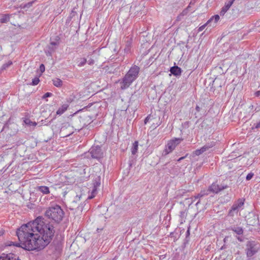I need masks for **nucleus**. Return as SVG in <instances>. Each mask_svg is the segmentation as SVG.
I'll list each match as a JSON object with an SVG mask.
<instances>
[{
	"label": "nucleus",
	"instance_id": "1",
	"mask_svg": "<svg viewBox=\"0 0 260 260\" xmlns=\"http://www.w3.org/2000/svg\"><path fill=\"white\" fill-rule=\"evenodd\" d=\"M54 233L53 225L44 221L42 216H39L17 229L16 235L19 243L7 241L6 245L21 247L28 251H40L50 243Z\"/></svg>",
	"mask_w": 260,
	"mask_h": 260
},
{
	"label": "nucleus",
	"instance_id": "2",
	"mask_svg": "<svg viewBox=\"0 0 260 260\" xmlns=\"http://www.w3.org/2000/svg\"><path fill=\"white\" fill-rule=\"evenodd\" d=\"M139 72L140 68L136 65L133 66L120 81V88L123 90L129 87L138 77Z\"/></svg>",
	"mask_w": 260,
	"mask_h": 260
},
{
	"label": "nucleus",
	"instance_id": "3",
	"mask_svg": "<svg viewBox=\"0 0 260 260\" xmlns=\"http://www.w3.org/2000/svg\"><path fill=\"white\" fill-rule=\"evenodd\" d=\"M44 215L46 217L59 223L62 220L64 213L60 206L55 205L47 208Z\"/></svg>",
	"mask_w": 260,
	"mask_h": 260
},
{
	"label": "nucleus",
	"instance_id": "4",
	"mask_svg": "<svg viewBox=\"0 0 260 260\" xmlns=\"http://www.w3.org/2000/svg\"><path fill=\"white\" fill-rule=\"evenodd\" d=\"M259 249V243L253 240L247 241L245 245V253L247 260H250L251 257L256 254Z\"/></svg>",
	"mask_w": 260,
	"mask_h": 260
},
{
	"label": "nucleus",
	"instance_id": "5",
	"mask_svg": "<svg viewBox=\"0 0 260 260\" xmlns=\"http://www.w3.org/2000/svg\"><path fill=\"white\" fill-rule=\"evenodd\" d=\"M244 204V199H239L235 202L229 210L228 215L233 217L235 214H237L240 210V208Z\"/></svg>",
	"mask_w": 260,
	"mask_h": 260
},
{
	"label": "nucleus",
	"instance_id": "6",
	"mask_svg": "<svg viewBox=\"0 0 260 260\" xmlns=\"http://www.w3.org/2000/svg\"><path fill=\"white\" fill-rule=\"evenodd\" d=\"M91 157L92 158L100 160L104 157V153L102 151L101 147L100 146H92L89 150Z\"/></svg>",
	"mask_w": 260,
	"mask_h": 260
},
{
	"label": "nucleus",
	"instance_id": "7",
	"mask_svg": "<svg viewBox=\"0 0 260 260\" xmlns=\"http://www.w3.org/2000/svg\"><path fill=\"white\" fill-rule=\"evenodd\" d=\"M182 140V138H175L169 141L167 144V148L164 151V155H167L172 152Z\"/></svg>",
	"mask_w": 260,
	"mask_h": 260
},
{
	"label": "nucleus",
	"instance_id": "8",
	"mask_svg": "<svg viewBox=\"0 0 260 260\" xmlns=\"http://www.w3.org/2000/svg\"><path fill=\"white\" fill-rule=\"evenodd\" d=\"M101 185V177L100 176H97L95 177L92 181L93 188L91 191V196L88 197L89 199L93 198L95 194L96 193L98 188Z\"/></svg>",
	"mask_w": 260,
	"mask_h": 260
},
{
	"label": "nucleus",
	"instance_id": "9",
	"mask_svg": "<svg viewBox=\"0 0 260 260\" xmlns=\"http://www.w3.org/2000/svg\"><path fill=\"white\" fill-rule=\"evenodd\" d=\"M18 256L12 253L5 254L2 253L0 256V260H16Z\"/></svg>",
	"mask_w": 260,
	"mask_h": 260
},
{
	"label": "nucleus",
	"instance_id": "10",
	"mask_svg": "<svg viewBox=\"0 0 260 260\" xmlns=\"http://www.w3.org/2000/svg\"><path fill=\"white\" fill-rule=\"evenodd\" d=\"M170 72L174 76L178 77L181 75L182 70L178 66H174L170 68Z\"/></svg>",
	"mask_w": 260,
	"mask_h": 260
},
{
	"label": "nucleus",
	"instance_id": "11",
	"mask_svg": "<svg viewBox=\"0 0 260 260\" xmlns=\"http://www.w3.org/2000/svg\"><path fill=\"white\" fill-rule=\"evenodd\" d=\"M258 216L257 215H253L251 217H249L247 220V224L251 226H255L258 224L259 220Z\"/></svg>",
	"mask_w": 260,
	"mask_h": 260
},
{
	"label": "nucleus",
	"instance_id": "12",
	"mask_svg": "<svg viewBox=\"0 0 260 260\" xmlns=\"http://www.w3.org/2000/svg\"><path fill=\"white\" fill-rule=\"evenodd\" d=\"M228 230H231L238 235H242L243 234V229L240 226H231L227 229Z\"/></svg>",
	"mask_w": 260,
	"mask_h": 260
},
{
	"label": "nucleus",
	"instance_id": "13",
	"mask_svg": "<svg viewBox=\"0 0 260 260\" xmlns=\"http://www.w3.org/2000/svg\"><path fill=\"white\" fill-rule=\"evenodd\" d=\"M209 192H213L215 193H217L220 191V189L219 188V185L216 184L215 183H213L210 186H209L208 189L207 190Z\"/></svg>",
	"mask_w": 260,
	"mask_h": 260
},
{
	"label": "nucleus",
	"instance_id": "14",
	"mask_svg": "<svg viewBox=\"0 0 260 260\" xmlns=\"http://www.w3.org/2000/svg\"><path fill=\"white\" fill-rule=\"evenodd\" d=\"M233 5L231 2H228V3H225L224 6L222 8L221 11L220 12V15L221 16H223L225 13L229 10L231 6Z\"/></svg>",
	"mask_w": 260,
	"mask_h": 260
},
{
	"label": "nucleus",
	"instance_id": "15",
	"mask_svg": "<svg viewBox=\"0 0 260 260\" xmlns=\"http://www.w3.org/2000/svg\"><path fill=\"white\" fill-rule=\"evenodd\" d=\"M37 191H39L43 194H49L50 193L49 188L46 186H39L36 188Z\"/></svg>",
	"mask_w": 260,
	"mask_h": 260
},
{
	"label": "nucleus",
	"instance_id": "16",
	"mask_svg": "<svg viewBox=\"0 0 260 260\" xmlns=\"http://www.w3.org/2000/svg\"><path fill=\"white\" fill-rule=\"evenodd\" d=\"M219 20V16L218 15H215L213 16L209 20H208L207 22V24H210L211 25V23L214 21L213 26H214L216 23Z\"/></svg>",
	"mask_w": 260,
	"mask_h": 260
},
{
	"label": "nucleus",
	"instance_id": "17",
	"mask_svg": "<svg viewBox=\"0 0 260 260\" xmlns=\"http://www.w3.org/2000/svg\"><path fill=\"white\" fill-rule=\"evenodd\" d=\"M68 107L69 105L68 104H63L56 111V114L61 115L67 110Z\"/></svg>",
	"mask_w": 260,
	"mask_h": 260
},
{
	"label": "nucleus",
	"instance_id": "18",
	"mask_svg": "<svg viewBox=\"0 0 260 260\" xmlns=\"http://www.w3.org/2000/svg\"><path fill=\"white\" fill-rule=\"evenodd\" d=\"M138 150V142L136 141L133 144V146L131 148L132 154L133 155H135L137 153Z\"/></svg>",
	"mask_w": 260,
	"mask_h": 260
},
{
	"label": "nucleus",
	"instance_id": "19",
	"mask_svg": "<svg viewBox=\"0 0 260 260\" xmlns=\"http://www.w3.org/2000/svg\"><path fill=\"white\" fill-rule=\"evenodd\" d=\"M215 145V142L214 141H212L210 142H208L206 143L204 146H203L202 147L204 149L205 151L208 150L210 148H212Z\"/></svg>",
	"mask_w": 260,
	"mask_h": 260
},
{
	"label": "nucleus",
	"instance_id": "20",
	"mask_svg": "<svg viewBox=\"0 0 260 260\" xmlns=\"http://www.w3.org/2000/svg\"><path fill=\"white\" fill-rule=\"evenodd\" d=\"M36 1V0L32 1L29 2L27 3H25V4L22 3L20 5V7L23 9L29 8L30 7H31L32 6V4L34 3V2Z\"/></svg>",
	"mask_w": 260,
	"mask_h": 260
},
{
	"label": "nucleus",
	"instance_id": "21",
	"mask_svg": "<svg viewBox=\"0 0 260 260\" xmlns=\"http://www.w3.org/2000/svg\"><path fill=\"white\" fill-rule=\"evenodd\" d=\"M53 85L57 87H60L62 85V81L59 78H55L52 80Z\"/></svg>",
	"mask_w": 260,
	"mask_h": 260
},
{
	"label": "nucleus",
	"instance_id": "22",
	"mask_svg": "<svg viewBox=\"0 0 260 260\" xmlns=\"http://www.w3.org/2000/svg\"><path fill=\"white\" fill-rule=\"evenodd\" d=\"M10 20V15L9 14H4L0 19V22L2 23H7Z\"/></svg>",
	"mask_w": 260,
	"mask_h": 260
},
{
	"label": "nucleus",
	"instance_id": "23",
	"mask_svg": "<svg viewBox=\"0 0 260 260\" xmlns=\"http://www.w3.org/2000/svg\"><path fill=\"white\" fill-rule=\"evenodd\" d=\"M209 194L208 191L207 190H202L199 193H198L197 196H194V198L195 199H200L205 196H207Z\"/></svg>",
	"mask_w": 260,
	"mask_h": 260
},
{
	"label": "nucleus",
	"instance_id": "24",
	"mask_svg": "<svg viewBox=\"0 0 260 260\" xmlns=\"http://www.w3.org/2000/svg\"><path fill=\"white\" fill-rule=\"evenodd\" d=\"M78 67H83L87 63V59L85 58H80L77 61Z\"/></svg>",
	"mask_w": 260,
	"mask_h": 260
},
{
	"label": "nucleus",
	"instance_id": "25",
	"mask_svg": "<svg viewBox=\"0 0 260 260\" xmlns=\"http://www.w3.org/2000/svg\"><path fill=\"white\" fill-rule=\"evenodd\" d=\"M169 237L171 238H172L173 239L174 241H177L178 239V233H176V232H173L170 233Z\"/></svg>",
	"mask_w": 260,
	"mask_h": 260
},
{
	"label": "nucleus",
	"instance_id": "26",
	"mask_svg": "<svg viewBox=\"0 0 260 260\" xmlns=\"http://www.w3.org/2000/svg\"><path fill=\"white\" fill-rule=\"evenodd\" d=\"M24 122L27 125H32L34 126H35L37 124L36 122H32L28 118H25L24 120Z\"/></svg>",
	"mask_w": 260,
	"mask_h": 260
},
{
	"label": "nucleus",
	"instance_id": "27",
	"mask_svg": "<svg viewBox=\"0 0 260 260\" xmlns=\"http://www.w3.org/2000/svg\"><path fill=\"white\" fill-rule=\"evenodd\" d=\"M190 241V237H185L183 244L182 245V249H184Z\"/></svg>",
	"mask_w": 260,
	"mask_h": 260
},
{
	"label": "nucleus",
	"instance_id": "28",
	"mask_svg": "<svg viewBox=\"0 0 260 260\" xmlns=\"http://www.w3.org/2000/svg\"><path fill=\"white\" fill-rule=\"evenodd\" d=\"M12 64V61L10 60L8 62L4 63L2 66L1 70H5L7 69Z\"/></svg>",
	"mask_w": 260,
	"mask_h": 260
},
{
	"label": "nucleus",
	"instance_id": "29",
	"mask_svg": "<svg viewBox=\"0 0 260 260\" xmlns=\"http://www.w3.org/2000/svg\"><path fill=\"white\" fill-rule=\"evenodd\" d=\"M40 82V79L39 77H35L34 79L32 80V82L31 83L29 84V85L35 86L38 84V83Z\"/></svg>",
	"mask_w": 260,
	"mask_h": 260
},
{
	"label": "nucleus",
	"instance_id": "30",
	"mask_svg": "<svg viewBox=\"0 0 260 260\" xmlns=\"http://www.w3.org/2000/svg\"><path fill=\"white\" fill-rule=\"evenodd\" d=\"M204 152H205V151L204 150L203 147H201L200 149H197L196 150H195L194 152V154H196V155H199Z\"/></svg>",
	"mask_w": 260,
	"mask_h": 260
},
{
	"label": "nucleus",
	"instance_id": "31",
	"mask_svg": "<svg viewBox=\"0 0 260 260\" xmlns=\"http://www.w3.org/2000/svg\"><path fill=\"white\" fill-rule=\"evenodd\" d=\"M48 48V53L50 55H51L52 53L55 51V47H54L53 46L49 45Z\"/></svg>",
	"mask_w": 260,
	"mask_h": 260
},
{
	"label": "nucleus",
	"instance_id": "32",
	"mask_svg": "<svg viewBox=\"0 0 260 260\" xmlns=\"http://www.w3.org/2000/svg\"><path fill=\"white\" fill-rule=\"evenodd\" d=\"M187 213H186V211H181L180 212V216L182 218L181 220L183 219L184 220V219L186 218Z\"/></svg>",
	"mask_w": 260,
	"mask_h": 260
},
{
	"label": "nucleus",
	"instance_id": "33",
	"mask_svg": "<svg viewBox=\"0 0 260 260\" xmlns=\"http://www.w3.org/2000/svg\"><path fill=\"white\" fill-rule=\"evenodd\" d=\"M254 176V173H252V172H250L249 173H248L246 177V180L247 181H249L250 180H251L253 177Z\"/></svg>",
	"mask_w": 260,
	"mask_h": 260
},
{
	"label": "nucleus",
	"instance_id": "34",
	"mask_svg": "<svg viewBox=\"0 0 260 260\" xmlns=\"http://www.w3.org/2000/svg\"><path fill=\"white\" fill-rule=\"evenodd\" d=\"M75 16H76L77 17V16H78L77 13L75 11H72V12L70 13V15L69 16V18L72 19V18H73Z\"/></svg>",
	"mask_w": 260,
	"mask_h": 260
},
{
	"label": "nucleus",
	"instance_id": "35",
	"mask_svg": "<svg viewBox=\"0 0 260 260\" xmlns=\"http://www.w3.org/2000/svg\"><path fill=\"white\" fill-rule=\"evenodd\" d=\"M52 95V93L51 92H47L46 93L44 94V95L42 96V99H44L48 97H50Z\"/></svg>",
	"mask_w": 260,
	"mask_h": 260
},
{
	"label": "nucleus",
	"instance_id": "36",
	"mask_svg": "<svg viewBox=\"0 0 260 260\" xmlns=\"http://www.w3.org/2000/svg\"><path fill=\"white\" fill-rule=\"evenodd\" d=\"M260 128V121L257 123L256 124H254L253 126L252 127V129L254 130V129H258Z\"/></svg>",
	"mask_w": 260,
	"mask_h": 260
},
{
	"label": "nucleus",
	"instance_id": "37",
	"mask_svg": "<svg viewBox=\"0 0 260 260\" xmlns=\"http://www.w3.org/2000/svg\"><path fill=\"white\" fill-rule=\"evenodd\" d=\"M45 70V66L44 64L42 63L40 66V71L42 73H43V72H44Z\"/></svg>",
	"mask_w": 260,
	"mask_h": 260
},
{
	"label": "nucleus",
	"instance_id": "38",
	"mask_svg": "<svg viewBox=\"0 0 260 260\" xmlns=\"http://www.w3.org/2000/svg\"><path fill=\"white\" fill-rule=\"evenodd\" d=\"M228 187V186L225 185H219V189H220V191H221V190H223V189H226Z\"/></svg>",
	"mask_w": 260,
	"mask_h": 260
},
{
	"label": "nucleus",
	"instance_id": "39",
	"mask_svg": "<svg viewBox=\"0 0 260 260\" xmlns=\"http://www.w3.org/2000/svg\"><path fill=\"white\" fill-rule=\"evenodd\" d=\"M209 24H207V22L204 24V25H202L201 26H200L199 29H198V31H202L204 28L205 27H206V26H207V25H209Z\"/></svg>",
	"mask_w": 260,
	"mask_h": 260
},
{
	"label": "nucleus",
	"instance_id": "40",
	"mask_svg": "<svg viewBox=\"0 0 260 260\" xmlns=\"http://www.w3.org/2000/svg\"><path fill=\"white\" fill-rule=\"evenodd\" d=\"M87 62L90 64V65H92L94 63V60L93 59H91L90 58L89 60H88V61L87 60Z\"/></svg>",
	"mask_w": 260,
	"mask_h": 260
},
{
	"label": "nucleus",
	"instance_id": "41",
	"mask_svg": "<svg viewBox=\"0 0 260 260\" xmlns=\"http://www.w3.org/2000/svg\"><path fill=\"white\" fill-rule=\"evenodd\" d=\"M190 236V227L188 228V229L186 232L185 237H189Z\"/></svg>",
	"mask_w": 260,
	"mask_h": 260
},
{
	"label": "nucleus",
	"instance_id": "42",
	"mask_svg": "<svg viewBox=\"0 0 260 260\" xmlns=\"http://www.w3.org/2000/svg\"><path fill=\"white\" fill-rule=\"evenodd\" d=\"M58 44V43H57L56 42H51L50 43V45H51V46H53L54 47L55 46H57Z\"/></svg>",
	"mask_w": 260,
	"mask_h": 260
},
{
	"label": "nucleus",
	"instance_id": "43",
	"mask_svg": "<svg viewBox=\"0 0 260 260\" xmlns=\"http://www.w3.org/2000/svg\"><path fill=\"white\" fill-rule=\"evenodd\" d=\"M237 238V239L240 241V242H243V239L241 237H236Z\"/></svg>",
	"mask_w": 260,
	"mask_h": 260
},
{
	"label": "nucleus",
	"instance_id": "44",
	"mask_svg": "<svg viewBox=\"0 0 260 260\" xmlns=\"http://www.w3.org/2000/svg\"><path fill=\"white\" fill-rule=\"evenodd\" d=\"M254 111L255 112H258L260 111V106H258L256 107H255Z\"/></svg>",
	"mask_w": 260,
	"mask_h": 260
},
{
	"label": "nucleus",
	"instance_id": "45",
	"mask_svg": "<svg viewBox=\"0 0 260 260\" xmlns=\"http://www.w3.org/2000/svg\"><path fill=\"white\" fill-rule=\"evenodd\" d=\"M254 94H255V95L256 96H259V95H260V91H259V90H258V91H256V92H255Z\"/></svg>",
	"mask_w": 260,
	"mask_h": 260
},
{
	"label": "nucleus",
	"instance_id": "46",
	"mask_svg": "<svg viewBox=\"0 0 260 260\" xmlns=\"http://www.w3.org/2000/svg\"><path fill=\"white\" fill-rule=\"evenodd\" d=\"M149 119V116H147V117L145 118V119L144 120L145 124H146L147 123V122L148 121Z\"/></svg>",
	"mask_w": 260,
	"mask_h": 260
},
{
	"label": "nucleus",
	"instance_id": "47",
	"mask_svg": "<svg viewBox=\"0 0 260 260\" xmlns=\"http://www.w3.org/2000/svg\"><path fill=\"white\" fill-rule=\"evenodd\" d=\"M196 110L197 112H199L201 110V108L198 105H197L196 107Z\"/></svg>",
	"mask_w": 260,
	"mask_h": 260
},
{
	"label": "nucleus",
	"instance_id": "48",
	"mask_svg": "<svg viewBox=\"0 0 260 260\" xmlns=\"http://www.w3.org/2000/svg\"><path fill=\"white\" fill-rule=\"evenodd\" d=\"M71 19H72L71 18H69V16L67 19L66 23H69L71 21Z\"/></svg>",
	"mask_w": 260,
	"mask_h": 260
},
{
	"label": "nucleus",
	"instance_id": "49",
	"mask_svg": "<svg viewBox=\"0 0 260 260\" xmlns=\"http://www.w3.org/2000/svg\"><path fill=\"white\" fill-rule=\"evenodd\" d=\"M184 158H185V156L181 157H180V158L177 160V161H180L181 160H182V159H183Z\"/></svg>",
	"mask_w": 260,
	"mask_h": 260
},
{
	"label": "nucleus",
	"instance_id": "50",
	"mask_svg": "<svg viewBox=\"0 0 260 260\" xmlns=\"http://www.w3.org/2000/svg\"><path fill=\"white\" fill-rule=\"evenodd\" d=\"M71 134H72V133H70V134H67V135H64V136H63V134H62V135L63 137H66L69 136Z\"/></svg>",
	"mask_w": 260,
	"mask_h": 260
},
{
	"label": "nucleus",
	"instance_id": "51",
	"mask_svg": "<svg viewBox=\"0 0 260 260\" xmlns=\"http://www.w3.org/2000/svg\"><path fill=\"white\" fill-rule=\"evenodd\" d=\"M205 124V122L204 121H203V122L202 123V124H201V127H204V125Z\"/></svg>",
	"mask_w": 260,
	"mask_h": 260
},
{
	"label": "nucleus",
	"instance_id": "52",
	"mask_svg": "<svg viewBox=\"0 0 260 260\" xmlns=\"http://www.w3.org/2000/svg\"><path fill=\"white\" fill-rule=\"evenodd\" d=\"M253 107H254V106H253V105H251L249 106V108L252 110V109H253Z\"/></svg>",
	"mask_w": 260,
	"mask_h": 260
},
{
	"label": "nucleus",
	"instance_id": "53",
	"mask_svg": "<svg viewBox=\"0 0 260 260\" xmlns=\"http://www.w3.org/2000/svg\"><path fill=\"white\" fill-rule=\"evenodd\" d=\"M224 248H225V245H223V246L221 247V248L220 249H224Z\"/></svg>",
	"mask_w": 260,
	"mask_h": 260
},
{
	"label": "nucleus",
	"instance_id": "54",
	"mask_svg": "<svg viewBox=\"0 0 260 260\" xmlns=\"http://www.w3.org/2000/svg\"><path fill=\"white\" fill-rule=\"evenodd\" d=\"M196 260H204V259L202 258H200L197 259Z\"/></svg>",
	"mask_w": 260,
	"mask_h": 260
},
{
	"label": "nucleus",
	"instance_id": "55",
	"mask_svg": "<svg viewBox=\"0 0 260 260\" xmlns=\"http://www.w3.org/2000/svg\"><path fill=\"white\" fill-rule=\"evenodd\" d=\"M235 0H230V2H231L233 4L234 2L235 1Z\"/></svg>",
	"mask_w": 260,
	"mask_h": 260
},
{
	"label": "nucleus",
	"instance_id": "56",
	"mask_svg": "<svg viewBox=\"0 0 260 260\" xmlns=\"http://www.w3.org/2000/svg\"><path fill=\"white\" fill-rule=\"evenodd\" d=\"M200 201H199L196 204V206H197L200 203Z\"/></svg>",
	"mask_w": 260,
	"mask_h": 260
},
{
	"label": "nucleus",
	"instance_id": "57",
	"mask_svg": "<svg viewBox=\"0 0 260 260\" xmlns=\"http://www.w3.org/2000/svg\"><path fill=\"white\" fill-rule=\"evenodd\" d=\"M194 115H196V118L198 117V115H197V114H196V113H195V114H194Z\"/></svg>",
	"mask_w": 260,
	"mask_h": 260
},
{
	"label": "nucleus",
	"instance_id": "58",
	"mask_svg": "<svg viewBox=\"0 0 260 260\" xmlns=\"http://www.w3.org/2000/svg\"><path fill=\"white\" fill-rule=\"evenodd\" d=\"M63 131V130L62 129H61V131H60V134H62V133Z\"/></svg>",
	"mask_w": 260,
	"mask_h": 260
},
{
	"label": "nucleus",
	"instance_id": "59",
	"mask_svg": "<svg viewBox=\"0 0 260 260\" xmlns=\"http://www.w3.org/2000/svg\"><path fill=\"white\" fill-rule=\"evenodd\" d=\"M223 241H224V242H225V241H226V238H225L224 239Z\"/></svg>",
	"mask_w": 260,
	"mask_h": 260
},
{
	"label": "nucleus",
	"instance_id": "60",
	"mask_svg": "<svg viewBox=\"0 0 260 260\" xmlns=\"http://www.w3.org/2000/svg\"><path fill=\"white\" fill-rule=\"evenodd\" d=\"M16 260H20L19 258V257H18L16 259Z\"/></svg>",
	"mask_w": 260,
	"mask_h": 260
},
{
	"label": "nucleus",
	"instance_id": "61",
	"mask_svg": "<svg viewBox=\"0 0 260 260\" xmlns=\"http://www.w3.org/2000/svg\"><path fill=\"white\" fill-rule=\"evenodd\" d=\"M191 203L189 204V205L191 204L192 203V199H191Z\"/></svg>",
	"mask_w": 260,
	"mask_h": 260
},
{
	"label": "nucleus",
	"instance_id": "62",
	"mask_svg": "<svg viewBox=\"0 0 260 260\" xmlns=\"http://www.w3.org/2000/svg\"><path fill=\"white\" fill-rule=\"evenodd\" d=\"M115 258H116V257H115L113 259V260H115Z\"/></svg>",
	"mask_w": 260,
	"mask_h": 260
},
{
	"label": "nucleus",
	"instance_id": "63",
	"mask_svg": "<svg viewBox=\"0 0 260 260\" xmlns=\"http://www.w3.org/2000/svg\"><path fill=\"white\" fill-rule=\"evenodd\" d=\"M97 231H100V230H99V229H97Z\"/></svg>",
	"mask_w": 260,
	"mask_h": 260
},
{
	"label": "nucleus",
	"instance_id": "64",
	"mask_svg": "<svg viewBox=\"0 0 260 260\" xmlns=\"http://www.w3.org/2000/svg\"><path fill=\"white\" fill-rule=\"evenodd\" d=\"M97 231H100V230H99V229H97Z\"/></svg>",
	"mask_w": 260,
	"mask_h": 260
}]
</instances>
